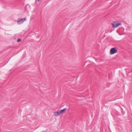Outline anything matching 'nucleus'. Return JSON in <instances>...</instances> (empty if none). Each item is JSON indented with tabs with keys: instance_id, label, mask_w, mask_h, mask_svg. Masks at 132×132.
Instances as JSON below:
<instances>
[{
	"instance_id": "obj_8",
	"label": "nucleus",
	"mask_w": 132,
	"mask_h": 132,
	"mask_svg": "<svg viewBox=\"0 0 132 132\" xmlns=\"http://www.w3.org/2000/svg\"><path fill=\"white\" fill-rule=\"evenodd\" d=\"M39 0H38V1H39Z\"/></svg>"
},
{
	"instance_id": "obj_6",
	"label": "nucleus",
	"mask_w": 132,
	"mask_h": 132,
	"mask_svg": "<svg viewBox=\"0 0 132 132\" xmlns=\"http://www.w3.org/2000/svg\"><path fill=\"white\" fill-rule=\"evenodd\" d=\"M21 41V39H18L17 40V42H19L20 41Z\"/></svg>"
},
{
	"instance_id": "obj_1",
	"label": "nucleus",
	"mask_w": 132,
	"mask_h": 132,
	"mask_svg": "<svg viewBox=\"0 0 132 132\" xmlns=\"http://www.w3.org/2000/svg\"><path fill=\"white\" fill-rule=\"evenodd\" d=\"M112 24L113 28H116L119 25H121V22L118 23L117 21H115L113 22L112 23Z\"/></svg>"
},
{
	"instance_id": "obj_7",
	"label": "nucleus",
	"mask_w": 132,
	"mask_h": 132,
	"mask_svg": "<svg viewBox=\"0 0 132 132\" xmlns=\"http://www.w3.org/2000/svg\"><path fill=\"white\" fill-rule=\"evenodd\" d=\"M39 0H38V1H39Z\"/></svg>"
},
{
	"instance_id": "obj_5",
	"label": "nucleus",
	"mask_w": 132,
	"mask_h": 132,
	"mask_svg": "<svg viewBox=\"0 0 132 132\" xmlns=\"http://www.w3.org/2000/svg\"><path fill=\"white\" fill-rule=\"evenodd\" d=\"M60 114V112L59 111L54 113V115L55 116L59 115Z\"/></svg>"
},
{
	"instance_id": "obj_3",
	"label": "nucleus",
	"mask_w": 132,
	"mask_h": 132,
	"mask_svg": "<svg viewBox=\"0 0 132 132\" xmlns=\"http://www.w3.org/2000/svg\"><path fill=\"white\" fill-rule=\"evenodd\" d=\"M117 50L115 48H113L110 50V54H113L117 52Z\"/></svg>"
},
{
	"instance_id": "obj_2",
	"label": "nucleus",
	"mask_w": 132,
	"mask_h": 132,
	"mask_svg": "<svg viewBox=\"0 0 132 132\" xmlns=\"http://www.w3.org/2000/svg\"><path fill=\"white\" fill-rule=\"evenodd\" d=\"M26 20V18L21 19L19 18L18 19L17 21V23L18 24H22Z\"/></svg>"
},
{
	"instance_id": "obj_4",
	"label": "nucleus",
	"mask_w": 132,
	"mask_h": 132,
	"mask_svg": "<svg viewBox=\"0 0 132 132\" xmlns=\"http://www.w3.org/2000/svg\"><path fill=\"white\" fill-rule=\"evenodd\" d=\"M66 108H64L63 109L60 110L59 111L60 112V113H63L65 112V111L66 110Z\"/></svg>"
}]
</instances>
